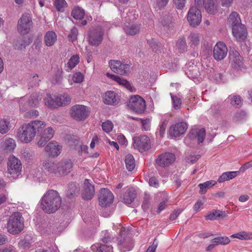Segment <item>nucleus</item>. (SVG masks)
<instances>
[{"label": "nucleus", "mask_w": 252, "mask_h": 252, "mask_svg": "<svg viewBox=\"0 0 252 252\" xmlns=\"http://www.w3.org/2000/svg\"><path fill=\"white\" fill-rule=\"evenodd\" d=\"M45 126V123L42 121H32L20 127L17 136L21 142L28 143L34 138L36 134L38 135Z\"/></svg>", "instance_id": "obj_1"}, {"label": "nucleus", "mask_w": 252, "mask_h": 252, "mask_svg": "<svg viewBox=\"0 0 252 252\" xmlns=\"http://www.w3.org/2000/svg\"><path fill=\"white\" fill-rule=\"evenodd\" d=\"M41 204L45 213H53L61 207L62 198L57 191L50 189L42 197Z\"/></svg>", "instance_id": "obj_2"}, {"label": "nucleus", "mask_w": 252, "mask_h": 252, "mask_svg": "<svg viewBox=\"0 0 252 252\" xmlns=\"http://www.w3.org/2000/svg\"><path fill=\"white\" fill-rule=\"evenodd\" d=\"M7 231L12 234L19 233L24 228V219L19 212H14L7 223Z\"/></svg>", "instance_id": "obj_3"}, {"label": "nucleus", "mask_w": 252, "mask_h": 252, "mask_svg": "<svg viewBox=\"0 0 252 252\" xmlns=\"http://www.w3.org/2000/svg\"><path fill=\"white\" fill-rule=\"evenodd\" d=\"M119 235L117 238L118 245L124 252L130 251L133 247V243L129 233L125 228L120 225Z\"/></svg>", "instance_id": "obj_4"}, {"label": "nucleus", "mask_w": 252, "mask_h": 252, "mask_svg": "<svg viewBox=\"0 0 252 252\" xmlns=\"http://www.w3.org/2000/svg\"><path fill=\"white\" fill-rule=\"evenodd\" d=\"M104 34V30L99 26L90 29L87 38L89 44L94 46H99L102 42Z\"/></svg>", "instance_id": "obj_5"}, {"label": "nucleus", "mask_w": 252, "mask_h": 252, "mask_svg": "<svg viewBox=\"0 0 252 252\" xmlns=\"http://www.w3.org/2000/svg\"><path fill=\"white\" fill-rule=\"evenodd\" d=\"M32 27V17L30 14L25 13L22 14L17 24V30L23 35L27 34Z\"/></svg>", "instance_id": "obj_6"}, {"label": "nucleus", "mask_w": 252, "mask_h": 252, "mask_svg": "<svg viewBox=\"0 0 252 252\" xmlns=\"http://www.w3.org/2000/svg\"><path fill=\"white\" fill-rule=\"evenodd\" d=\"M22 168V163L18 158L13 155L9 157L7 162V171L11 177L14 179L18 178L21 175Z\"/></svg>", "instance_id": "obj_7"}, {"label": "nucleus", "mask_w": 252, "mask_h": 252, "mask_svg": "<svg viewBox=\"0 0 252 252\" xmlns=\"http://www.w3.org/2000/svg\"><path fill=\"white\" fill-rule=\"evenodd\" d=\"M90 110L84 105L76 104L71 107L70 114L72 118L78 121H83L89 116Z\"/></svg>", "instance_id": "obj_8"}, {"label": "nucleus", "mask_w": 252, "mask_h": 252, "mask_svg": "<svg viewBox=\"0 0 252 252\" xmlns=\"http://www.w3.org/2000/svg\"><path fill=\"white\" fill-rule=\"evenodd\" d=\"M129 108L137 114L143 113L146 109L145 100L139 95L131 96L128 104Z\"/></svg>", "instance_id": "obj_9"}, {"label": "nucleus", "mask_w": 252, "mask_h": 252, "mask_svg": "<svg viewBox=\"0 0 252 252\" xmlns=\"http://www.w3.org/2000/svg\"><path fill=\"white\" fill-rule=\"evenodd\" d=\"M187 20L191 27H196L199 26L202 20V15L199 8L195 5L191 6L188 11Z\"/></svg>", "instance_id": "obj_10"}, {"label": "nucleus", "mask_w": 252, "mask_h": 252, "mask_svg": "<svg viewBox=\"0 0 252 252\" xmlns=\"http://www.w3.org/2000/svg\"><path fill=\"white\" fill-rule=\"evenodd\" d=\"M133 147L140 152L148 151L151 148V140L146 135H141L133 138Z\"/></svg>", "instance_id": "obj_11"}, {"label": "nucleus", "mask_w": 252, "mask_h": 252, "mask_svg": "<svg viewBox=\"0 0 252 252\" xmlns=\"http://www.w3.org/2000/svg\"><path fill=\"white\" fill-rule=\"evenodd\" d=\"M176 157L174 154L166 152L159 155L156 160L157 165L161 167H168L175 160Z\"/></svg>", "instance_id": "obj_12"}, {"label": "nucleus", "mask_w": 252, "mask_h": 252, "mask_svg": "<svg viewBox=\"0 0 252 252\" xmlns=\"http://www.w3.org/2000/svg\"><path fill=\"white\" fill-rule=\"evenodd\" d=\"M111 69L114 72L121 75L126 74L129 71L130 66L122 63L118 60H111L109 62Z\"/></svg>", "instance_id": "obj_13"}, {"label": "nucleus", "mask_w": 252, "mask_h": 252, "mask_svg": "<svg viewBox=\"0 0 252 252\" xmlns=\"http://www.w3.org/2000/svg\"><path fill=\"white\" fill-rule=\"evenodd\" d=\"M216 0H194L195 5L199 8H204L210 14H214L217 10Z\"/></svg>", "instance_id": "obj_14"}, {"label": "nucleus", "mask_w": 252, "mask_h": 252, "mask_svg": "<svg viewBox=\"0 0 252 252\" xmlns=\"http://www.w3.org/2000/svg\"><path fill=\"white\" fill-rule=\"evenodd\" d=\"M114 196L110 190L107 189H101L98 197L99 204L102 207H106L113 202Z\"/></svg>", "instance_id": "obj_15"}, {"label": "nucleus", "mask_w": 252, "mask_h": 252, "mask_svg": "<svg viewBox=\"0 0 252 252\" xmlns=\"http://www.w3.org/2000/svg\"><path fill=\"white\" fill-rule=\"evenodd\" d=\"M95 193L94 187L90 183L89 179H86L84 181L83 188L81 192V196L84 200H91Z\"/></svg>", "instance_id": "obj_16"}, {"label": "nucleus", "mask_w": 252, "mask_h": 252, "mask_svg": "<svg viewBox=\"0 0 252 252\" xmlns=\"http://www.w3.org/2000/svg\"><path fill=\"white\" fill-rule=\"evenodd\" d=\"M227 51V48L223 42L220 41L217 42L214 48V59L217 61L223 60L226 57Z\"/></svg>", "instance_id": "obj_17"}, {"label": "nucleus", "mask_w": 252, "mask_h": 252, "mask_svg": "<svg viewBox=\"0 0 252 252\" xmlns=\"http://www.w3.org/2000/svg\"><path fill=\"white\" fill-rule=\"evenodd\" d=\"M42 97L39 94H32L30 98L29 99L28 102L26 104H25V102H27L26 97H24L21 98L19 101V104L20 109L23 111H25L28 106H34L37 105L39 103V102L41 100Z\"/></svg>", "instance_id": "obj_18"}, {"label": "nucleus", "mask_w": 252, "mask_h": 252, "mask_svg": "<svg viewBox=\"0 0 252 252\" xmlns=\"http://www.w3.org/2000/svg\"><path fill=\"white\" fill-rule=\"evenodd\" d=\"M188 128V125L185 122H180L171 126L169 133L171 136L177 137L185 133Z\"/></svg>", "instance_id": "obj_19"}, {"label": "nucleus", "mask_w": 252, "mask_h": 252, "mask_svg": "<svg viewBox=\"0 0 252 252\" xmlns=\"http://www.w3.org/2000/svg\"><path fill=\"white\" fill-rule=\"evenodd\" d=\"M62 147L56 141L50 142L45 147V151L51 157H57L61 152Z\"/></svg>", "instance_id": "obj_20"}, {"label": "nucleus", "mask_w": 252, "mask_h": 252, "mask_svg": "<svg viewBox=\"0 0 252 252\" xmlns=\"http://www.w3.org/2000/svg\"><path fill=\"white\" fill-rule=\"evenodd\" d=\"M233 35L236 38L241 41L244 40L247 35V31L245 26L243 24L234 26L232 28Z\"/></svg>", "instance_id": "obj_21"}, {"label": "nucleus", "mask_w": 252, "mask_h": 252, "mask_svg": "<svg viewBox=\"0 0 252 252\" xmlns=\"http://www.w3.org/2000/svg\"><path fill=\"white\" fill-rule=\"evenodd\" d=\"M229 58L234 68H238L243 65V59L239 53L236 50H230L229 54Z\"/></svg>", "instance_id": "obj_22"}, {"label": "nucleus", "mask_w": 252, "mask_h": 252, "mask_svg": "<svg viewBox=\"0 0 252 252\" xmlns=\"http://www.w3.org/2000/svg\"><path fill=\"white\" fill-rule=\"evenodd\" d=\"M73 163L70 159H65L58 163V172L60 174H67L71 172Z\"/></svg>", "instance_id": "obj_23"}, {"label": "nucleus", "mask_w": 252, "mask_h": 252, "mask_svg": "<svg viewBox=\"0 0 252 252\" xmlns=\"http://www.w3.org/2000/svg\"><path fill=\"white\" fill-rule=\"evenodd\" d=\"M137 193L135 189L130 188L126 189L123 196L121 197L122 201L126 204H130L136 198Z\"/></svg>", "instance_id": "obj_24"}, {"label": "nucleus", "mask_w": 252, "mask_h": 252, "mask_svg": "<svg viewBox=\"0 0 252 252\" xmlns=\"http://www.w3.org/2000/svg\"><path fill=\"white\" fill-rule=\"evenodd\" d=\"M106 75L108 78L111 79L112 80L116 81L119 85L123 86L124 87L126 88L127 90H128L131 92H132V91H133L132 87L131 86L130 83L126 80L120 77L118 75L112 74L109 73H106Z\"/></svg>", "instance_id": "obj_25"}, {"label": "nucleus", "mask_w": 252, "mask_h": 252, "mask_svg": "<svg viewBox=\"0 0 252 252\" xmlns=\"http://www.w3.org/2000/svg\"><path fill=\"white\" fill-rule=\"evenodd\" d=\"M206 131L204 128L200 129H192L189 134V137L190 139H197L198 144L202 143L205 137Z\"/></svg>", "instance_id": "obj_26"}, {"label": "nucleus", "mask_w": 252, "mask_h": 252, "mask_svg": "<svg viewBox=\"0 0 252 252\" xmlns=\"http://www.w3.org/2000/svg\"><path fill=\"white\" fill-rule=\"evenodd\" d=\"M104 102L105 104L116 105L119 102L118 95L114 91H107L105 94Z\"/></svg>", "instance_id": "obj_27"}, {"label": "nucleus", "mask_w": 252, "mask_h": 252, "mask_svg": "<svg viewBox=\"0 0 252 252\" xmlns=\"http://www.w3.org/2000/svg\"><path fill=\"white\" fill-rule=\"evenodd\" d=\"M57 40L56 33L53 31H48L46 32L44 37V41L48 47L54 45Z\"/></svg>", "instance_id": "obj_28"}, {"label": "nucleus", "mask_w": 252, "mask_h": 252, "mask_svg": "<svg viewBox=\"0 0 252 252\" xmlns=\"http://www.w3.org/2000/svg\"><path fill=\"white\" fill-rule=\"evenodd\" d=\"M44 169L50 173L58 172V163L50 159L45 160L43 163Z\"/></svg>", "instance_id": "obj_29"}, {"label": "nucleus", "mask_w": 252, "mask_h": 252, "mask_svg": "<svg viewBox=\"0 0 252 252\" xmlns=\"http://www.w3.org/2000/svg\"><path fill=\"white\" fill-rule=\"evenodd\" d=\"M57 108L59 107H63L69 104L71 102V98L66 94H64L55 96Z\"/></svg>", "instance_id": "obj_30"}, {"label": "nucleus", "mask_w": 252, "mask_h": 252, "mask_svg": "<svg viewBox=\"0 0 252 252\" xmlns=\"http://www.w3.org/2000/svg\"><path fill=\"white\" fill-rule=\"evenodd\" d=\"M226 217V215L224 211L219 210H213L205 216V219L206 220H219L220 218H224Z\"/></svg>", "instance_id": "obj_31"}, {"label": "nucleus", "mask_w": 252, "mask_h": 252, "mask_svg": "<svg viewBox=\"0 0 252 252\" xmlns=\"http://www.w3.org/2000/svg\"><path fill=\"white\" fill-rule=\"evenodd\" d=\"M91 249L94 252H113V247L106 244H94L91 246Z\"/></svg>", "instance_id": "obj_32"}, {"label": "nucleus", "mask_w": 252, "mask_h": 252, "mask_svg": "<svg viewBox=\"0 0 252 252\" xmlns=\"http://www.w3.org/2000/svg\"><path fill=\"white\" fill-rule=\"evenodd\" d=\"M188 40L190 47H197L200 44V35L197 32H191L188 37Z\"/></svg>", "instance_id": "obj_33"}, {"label": "nucleus", "mask_w": 252, "mask_h": 252, "mask_svg": "<svg viewBox=\"0 0 252 252\" xmlns=\"http://www.w3.org/2000/svg\"><path fill=\"white\" fill-rule=\"evenodd\" d=\"M188 46L186 43V39L184 37H182L178 39L177 41L175 51L178 54H183L187 51Z\"/></svg>", "instance_id": "obj_34"}, {"label": "nucleus", "mask_w": 252, "mask_h": 252, "mask_svg": "<svg viewBox=\"0 0 252 252\" xmlns=\"http://www.w3.org/2000/svg\"><path fill=\"white\" fill-rule=\"evenodd\" d=\"M79 191V185L75 183H71L68 185L66 195L69 198H73L78 194Z\"/></svg>", "instance_id": "obj_35"}, {"label": "nucleus", "mask_w": 252, "mask_h": 252, "mask_svg": "<svg viewBox=\"0 0 252 252\" xmlns=\"http://www.w3.org/2000/svg\"><path fill=\"white\" fill-rule=\"evenodd\" d=\"M239 171H228L223 172L218 178L219 183H223L227 181L231 180L238 175Z\"/></svg>", "instance_id": "obj_36"}, {"label": "nucleus", "mask_w": 252, "mask_h": 252, "mask_svg": "<svg viewBox=\"0 0 252 252\" xmlns=\"http://www.w3.org/2000/svg\"><path fill=\"white\" fill-rule=\"evenodd\" d=\"M161 24L165 31L171 30L174 27V22L172 18L170 15H166L161 21Z\"/></svg>", "instance_id": "obj_37"}, {"label": "nucleus", "mask_w": 252, "mask_h": 252, "mask_svg": "<svg viewBox=\"0 0 252 252\" xmlns=\"http://www.w3.org/2000/svg\"><path fill=\"white\" fill-rule=\"evenodd\" d=\"M232 238H237L242 240H248L252 239V232L242 231L230 236Z\"/></svg>", "instance_id": "obj_38"}, {"label": "nucleus", "mask_w": 252, "mask_h": 252, "mask_svg": "<svg viewBox=\"0 0 252 252\" xmlns=\"http://www.w3.org/2000/svg\"><path fill=\"white\" fill-rule=\"evenodd\" d=\"M124 30L127 35H134L138 34L140 31L139 26L138 25H128L124 27Z\"/></svg>", "instance_id": "obj_39"}, {"label": "nucleus", "mask_w": 252, "mask_h": 252, "mask_svg": "<svg viewBox=\"0 0 252 252\" xmlns=\"http://www.w3.org/2000/svg\"><path fill=\"white\" fill-rule=\"evenodd\" d=\"M228 22L231 25L232 28L234 26H238L241 24V20L238 15L236 12H233L230 15L228 19Z\"/></svg>", "instance_id": "obj_40"}, {"label": "nucleus", "mask_w": 252, "mask_h": 252, "mask_svg": "<svg viewBox=\"0 0 252 252\" xmlns=\"http://www.w3.org/2000/svg\"><path fill=\"white\" fill-rule=\"evenodd\" d=\"M186 74L190 79L196 78L200 75L199 68L196 65L190 66L186 70Z\"/></svg>", "instance_id": "obj_41"}, {"label": "nucleus", "mask_w": 252, "mask_h": 252, "mask_svg": "<svg viewBox=\"0 0 252 252\" xmlns=\"http://www.w3.org/2000/svg\"><path fill=\"white\" fill-rule=\"evenodd\" d=\"M45 128V127L44 128ZM54 130L51 127L43 129L39 132L38 135L43 138H45L46 140L51 139L54 135Z\"/></svg>", "instance_id": "obj_42"}, {"label": "nucleus", "mask_w": 252, "mask_h": 252, "mask_svg": "<svg viewBox=\"0 0 252 252\" xmlns=\"http://www.w3.org/2000/svg\"><path fill=\"white\" fill-rule=\"evenodd\" d=\"M213 243L218 245H226L230 242L229 238L226 236L215 237L211 240Z\"/></svg>", "instance_id": "obj_43"}, {"label": "nucleus", "mask_w": 252, "mask_h": 252, "mask_svg": "<svg viewBox=\"0 0 252 252\" xmlns=\"http://www.w3.org/2000/svg\"><path fill=\"white\" fill-rule=\"evenodd\" d=\"M125 163L126 169L129 171H132L135 167V159L133 156L131 154L127 155L125 157Z\"/></svg>", "instance_id": "obj_44"}, {"label": "nucleus", "mask_w": 252, "mask_h": 252, "mask_svg": "<svg viewBox=\"0 0 252 252\" xmlns=\"http://www.w3.org/2000/svg\"><path fill=\"white\" fill-rule=\"evenodd\" d=\"M215 181H206L203 184H199L198 186L200 188V193L201 194H205L207 191V189L211 188L216 184Z\"/></svg>", "instance_id": "obj_45"}, {"label": "nucleus", "mask_w": 252, "mask_h": 252, "mask_svg": "<svg viewBox=\"0 0 252 252\" xmlns=\"http://www.w3.org/2000/svg\"><path fill=\"white\" fill-rule=\"evenodd\" d=\"M71 15L74 19L81 20L84 18L85 12L82 8L75 7L72 9Z\"/></svg>", "instance_id": "obj_46"}, {"label": "nucleus", "mask_w": 252, "mask_h": 252, "mask_svg": "<svg viewBox=\"0 0 252 252\" xmlns=\"http://www.w3.org/2000/svg\"><path fill=\"white\" fill-rule=\"evenodd\" d=\"M45 104L48 107L52 109L57 108L56 97L53 98L50 94H47L44 98Z\"/></svg>", "instance_id": "obj_47"}, {"label": "nucleus", "mask_w": 252, "mask_h": 252, "mask_svg": "<svg viewBox=\"0 0 252 252\" xmlns=\"http://www.w3.org/2000/svg\"><path fill=\"white\" fill-rule=\"evenodd\" d=\"M79 63V57L78 55H73L69 60L67 63V67L69 70L74 68Z\"/></svg>", "instance_id": "obj_48"}, {"label": "nucleus", "mask_w": 252, "mask_h": 252, "mask_svg": "<svg viewBox=\"0 0 252 252\" xmlns=\"http://www.w3.org/2000/svg\"><path fill=\"white\" fill-rule=\"evenodd\" d=\"M54 6L56 9L61 12L64 11V8L66 6L67 3L65 0H53Z\"/></svg>", "instance_id": "obj_49"}, {"label": "nucleus", "mask_w": 252, "mask_h": 252, "mask_svg": "<svg viewBox=\"0 0 252 252\" xmlns=\"http://www.w3.org/2000/svg\"><path fill=\"white\" fill-rule=\"evenodd\" d=\"M9 129V122L5 119L0 120V133L5 134Z\"/></svg>", "instance_id": "obj_50"}, {"label": "nucleus", "mask_w": 252, "mask_h": 252, "mask_svg": "<svg viewBox=\"0 0 252 252\" xmlns=\"http://www.w3.org/2000/svg\"><path fill=\"white\" fill-rule=\"evenodd\" d=\"M230 103L236 108L240 107L242 105V100L240 95H234L230 98Z\"/></svg>", "instance_id": "obj_51"}, {"label": "nucleus", "mask_w": 252, "mask_h": 252, "mask_svg": "<svg viewBox=\"0 0 252 252\" xmlns=\"http://www.w3.org/2000/svg\"><path fill=\"white\" fill-rule=\"evenodd\" d=\"M151 196L148 193H145L143 198V203L142 204V208L144 211H147L150 205Z\"/></svg>", "instance_id": "obj_52"}, {"label": "nucleus", "mask_w": 252, "mask_h": 252, "mask_svg": "<svg viewBox=\"0 0 252 252\" xmlns=\"http://www.w3.org/2000/svg\"><path fill=\"white\" fill-rule=\"evenodd\" d=\"M4 145L5 149L8 151L14 150L16 146L15 141L11 138L5 140Z\"/></svg>", "instance_id": "obj_53"}, {"label": "nucleus", "mask_w": 252, "mask_h": 252, "mask_svg": "<svg viewBox=\"0 0 252 252\" xmlns=\"http://www.w3.org/2000/svg\"><path fill=\"white\" fill-rule=\"evenodd\" d=\"M170 95L172 99L173 107L175 109H180L182 103L181 99L177 96L174 95L172 93H170Z\"/></svg>", "instance_id": "obj_54"}, {"label": "nucleus", "mask_w": 252, "mask_h": 252, "mask_svg": "<svg viewBox=\"0 0 252 252\" xmlns=\"http://www.w3.org/2000/svg\"><path fill=\"white\" fill-rule=\"evenodd\" d=\"M148 43L150 47L155 52H157L158 47H160V42L157 39L154 38H151L148 40Z\"/></svg>", "instance_id": "obj_55"}, {"label": "nucleus", "mask_w": 252, "mask_h": 252, "mask_svg": "<svg viewBox=\"0 0 252 252\" xmlns=\"http://www.w3.org/2000/svg\"><path fill=\"white\" fill-rule=\"evenodd\" d=\"M246 118V113L243 111L236 112L233 117L234 122L237 123L242 121Z\"/></svg>", "instance_id": "obj_56"}, {"label": "nucleus", "mask_w": 252, "mask_h": 252, "mask_svg": "<svg viewBox=\"0 0 252 252\" xmlns=\"http://www.w3.org/2000/svg\"><path fill=\"white\" fill-rule=\"evenodd\" d=\"M113 128V124L110 121H107L102 124V128L104 131L109 133L112 131Z\"/></svg>", "instance_id": "obj_57"}, {"label": "nucleus", "mask_w": 252, "mask_h": 252, "mask_svg": "<svg viewBox=\"0 0 252 252\" xmlns=\"http://www.w3.org/2000/svg\"><path fill=\"white\" fill-rule=\"evenodd\" d=\"M84 79V75L80 72H76L72 76V81L75 83H81Z\"/></svg>", "instance_id": "obj_58"}, {"label": "nucleus", "mask_w": 252, "mask_h": 252, "mask_svg": "<svg viewBox=\"0 0 252 252\" xmlns=\"http://www.w3.org/2000/svg\"><path fill=\"white\" fill-rule=\"evenodd\" d=\"M154 5L156 7L160 9L165 6L168 2L169 0H153Z\"/></svg>", "instance_id": "obj_59"}, {"label": "nucleus", "mask_w": 252, "mask_h": 252, "mask_svg": "<svg viewBox=\"0 0 252 252\" xmlns=\"http://www.w3.org/2000/svg\"><path fill=\"white\" fill-rule=\"evenodd\" d=\"M63 78L62 72L58 71L54 75L53 79L51 80L52 83L53 84H56L60 83Z\"/></svg>", "instance_id": "obj_60"}, {"label": "nucleus", "mask_w": 252, "mask_h": 252, "mask_svg": "<svg viewBox=\"0 0 252 252\" xmlns=\"http://www.w3.org/2000/svg\"><path fill=\"white\" fill-rule=\"evenodd\" d=\"M142 124V129L148 131L150 129L151 121L149 119H140Z\"/></svg>", "instance_id": "obj_61"}, {"label": "nucleus", "mask_w": 252, "mask_h": 252, "mask_svg": "<svg viewBox=\"0 0 252 252\" xmlns=\"http://www.w3.org/2000/svg\"><path fill=\"white\" fill-rule=\"evenodd\" d=\"M168 121L164 120L159 126V135L160 137H162L165 133V130L166 128Z\"/></svg>", "instance_id": "obj_62"}, {"label": "nucleus", "mask_w": 252, "mask_h": 252, "mask_svg": "<svg viewBox=\"0 0 252 252\" xmlns=\"http://www.w3.org/2000/svg\"><path fill=\"white\" fill-rule=\"evenodd\" d=\"M174 2L177 8L182 9L185 6L186 0H174Z\"/></svg>", "instance_id": "obj_63"}, {"label": "nucleus", "mask_w": 252, "mask_h": 252, "mask_svg": "<svg viewBox=\"0 0 252 252\" xmlns=\"http://www.w3.org/2000/svg\"><path fill=\"white\" fill-rule=\"evenodd\" d=\"M158 246V242L157 241L156 238H155L152 245L148 247L146 252H155Z\"/></svg>", "instance_id": "obj_64"}]
</instances>
